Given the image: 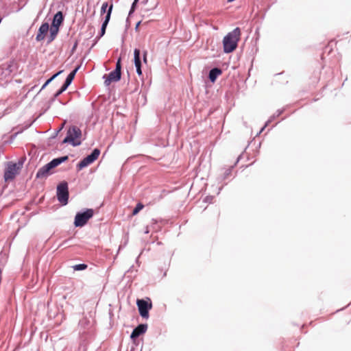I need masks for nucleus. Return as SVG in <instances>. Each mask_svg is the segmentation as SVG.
I'll list each match as a JSON object with an SVG mask.
<instances>
[{"instance_id": "f257e3e1", "label": "nucleus", "mask_w": 351, "mask_h": 351, "mask_svg": "<svg viewBox=\"0 0 351 351\" xmlns=\"http://www.w3.org/2000/svg\"><path fill=\"white\" fill-rule=\"evenodd\" d=\"M241 29L235 27L232 31L228 32L223 38V51L225 53L233 52L238 46L240 40Z\"/></svg>"}, {"instance_id": "f03ea898", "label": "nucleus", "mask_w": 351, "mask_h": 351, "mask_svg": "<svg viewBox=\"0 0 351 351\" xmlns=\"http://www.w3.org/2000/svg\"><path fill=\"white\" fill-rule=\"evenodd\" d=\"M69 160V156H62L60 157L55 158L51 161L40 167L36 172V178L41 179L46 178L53 174L52 170L60 165L62 163L66 162Z\"/></svg>"}, {"instance_id": "7ed1b4c3", "label": "nucleus", "mask_w": 351, "mask_h": 351, "mask_svg": "<svg viewBox=\"0 0 351 351\" xmlns=\"http://www.w3.org/2000/svg\"><path fill=\"white\" fill-rule=\"evenodd\" d=\"M64 21V15L62 11H58L53 16L50 26L49 34L47 36V43L53 41L60 32V27Z\"/></svg>"}, {"instance_id": "20e7f679", "label": "nucleus", "mask_w": 351, "mask_h": 351, "mask_svg": "<svg viewBox=\"0 0 351 351\" xmlns=\"http://www.w3.org/2000/svg\"><path fill=\"white\" fill-rule=\"evenodd\" d=\"M82 131L76 125L70 126L66 132V136L62 141V144L69 143L73 147H77L82 144Z\"/></svg>"}, {"instance_id": "39448f33", "label": "nucleus", "mask_w": 351, "mask_h": 351, "mask_svg": "<svg viewBox=\"0 0 351 351\" xmlns=\"http://www.w3.org/2000/svg\"><path fill=\"white\" fill-rule=\"evenodd\" d=\"M94 215L93 208H84L77 212L74 217L73 225L75 228L84 226Z\"/></svg>"}, {"instance_id": "423d86ee", "label": "nucleus", "mask_w": 351, "mask_h": 351, "mask_svg": "<svg viewBox=\"0 0 351 351\" xmlns=\"http://www.w3.org/2000/svg\"><path fill=\"white\" fill-rule=\"evenodd\" d=\"M136 306L139 315L144 319L149 317V311L152 308V302L148 297L145 298L137 299Z\"/></svg>"}, {"instance_id": "0eeeda50", "label": "nucleus", "mask_w": 351, "mask_h": 351, "mask_svg": "<svg viewBox=\"0 0 351 351\" xmlns=\"http://www.w3.org/2000/svg\"><path fill=\"white\" fill-rule=\"evenodd\" d=\"M56 197L62 206H66L69 203V185L66 181L60 182L56 187Z\"/></svg>"}, {"instance_id": "6e6552de", "label": "nucleus", "mask_w": 351, "mask_h": 351, "mask_svg": "<svg viewBox=\"0 0 351 351\" xmlns=\"http://www.w3.org/2000/svg\"><path fill=\"white\" fill-rule=\"evenodd\" d=\"M101 151L99 148H95L90 154L83 158L76 165L77 171H81L90 164L93 163L99 156Z\"/></svg>"}, {"instance_id": "1a4fd4ad", "label": "nucleus", "mask_w": 351, "mask_h": 351, "mask_svg": "<svg viewBox=\"0 0 351 351\" xmlns=\"http://www.w3.org/2000/svg\"><path fill=\"white\" fill-rule=\"evenodd\" d=\"M19 173V171L16 169L15 162L12 161L8 162L4 170V181L8 182L13 180Z\"/></svg>"}, {"instance_id": "9d476101", "label": "nucleus", "mask_w": 351, "mask_h": 351, "mask_svg": "<svg viewBox=\"0 0 351 351\" xmlns=\"http://www.w3.org/2000/svg\"><path fill=\"white\" fill-rule=\"evenodd\" d=\"M103 79L104 80V85L108 86L112 82H117L121 80V73L113 70L108 74L104 75Z\"/></svg>"}, {"instance_id": "9b49d317", "label": "nucleus", "mask_w": 351, "mask_h": 351, "mask_svg": "<svg viewBox=\"0 0 351 351\" xmlns=\"http://www.w3.org/2000/svg\"><path fill=\"white\" fill-rule=\"evenodd\" d=\"M50 26L49 23L43 22L38 29L36 35V40L37 42L42 41L45 39L48 32H49Z\"/></svg>"}, {"instance_id": "f8f14e48", "label": "nucleus", "mask_w": 351, "mask_h": 351, "mask_svg": "<svg viewBox=\"0 0 351 351\" xmlns=\"http://www.w3.org/2000/svg\"><path fill=\"white\" fill-rule=\"evenodd\" d=\"M148 326L147 324H139L136 326L130 335V339H137L147 332Z\"/></svg>"}, {"instance_id": "ddd939ff", "label": "nucleus", "mask_w": 351, "mask_h": 351, "mask_svg": "<svg viewBox=\"0 0 351 351\" xmlns=\"http://www.w3.org/2000/svg\"><path fill=\"white\" fill-rule=\"evenodd\" d=\"M222 74V69L219 67L212 68L208 73V78L212 83H215L219 75Z\"/></svg>"}, {"instance_id": "4468645a", "label": "nucleus", "mask_w": 351, "mask_h": 351, "mask_svg": "<svg viewBox=\"0 0 351 351\" xmlns=\"http://www.w3.org/2000/svg\"><path fill=\"white\" fill-rule=\"evenodd\" d=\"M80 66H76L73 70H72L69 73V75L66 76V79H65V82L69 83V84H71L72 82L73 81L75 77V75L77 73V72L78 71V70L80 69Z\"/></svg>"}, {"instance_id": "2eb2a0df", "label": "nucleus", "mask_w": 351, "mask_h": 351, "mask_svg": "<svg viewBox=\"0 0 351 351\" xmlns=\"http://www.w3.org/2000/svg\"><path fill=\"white\" fill-rule=\"evenodd\" d=\"M134 66L142 65L141 58V50L137 48H135L134 50Z\"/></svg>"}, {"instance_id": "dca6fc26", "label": "nucleus", "mask_w": 351, "mask_h": 351, "mask_svg": "<svg viewBox=\"0 0 351 351\" xmlns=\"http://www.w3.org/2000/svg\"><path fill=\"white\" fill-rule=\"evenodd\" d=\"M239 159H240V156L238 157V158L237 159L234 165H232V167H230V168L227 169L225 171V172H224L223 175L222 176V177L219 178V180H223L228 178L230 176V175L231 174L232 169L237 164V162H239Z\"/></svg>"}, {"instance_id": "f3484780", "label": "nucleus", "mask_w": 351, "mask_h": 351, "mask_svg": "<svg viewBox=\"0 0 351 351\" xmlns=\"http://www.w3.org/2000/svg\"><path fill=\"white\" fill-rule=\"evenodd\" d=\"M112 9H113V3H111L110 6L108 7L107 13L106 14L102 23H104L106 24L109 23V21H110V17H111V14H112Z\"/></svg>"}, {"instance_id": "a211bd4d", "label": "nucleus", "mask_w": 351, "mask_h": 351, "mask_svg": "<svg viewBox=\"0 0 351 351\" xmlns=\"http://www.w3.org/2000/svg\"><path fill=\"white\" fill-rule=\"evenodd\" d=\"M8 68L5 67L4 65H0V77L1 79L5 78L9 76V71H7Z\"/></svg>"}, {"instance_id": "6ab92c4d", "label": "nucleus", "mask_w": 351, "mask_h": 351, "mask_svg": "<svg viewBox=\"0 0 351 351\" xmlns=\"http://www.w3.org/2000/svg\"><path fill=\"white\" fill-rule=\"evenodd\" d=\"M143 208H144V205L141 202L137 203L136 206L133 208V210L132 211V215H137Z\"/></svg>"}, {"instance_id": "aec40b11", "label": "nucleus", "mask_w": 351, "mask_h": 351, "mask_svg": "<svg viewBox=\"0 0 351 351\" xmlns=\"http://www.w3.org/2000/svg\"><path fill=\"white\" fill-rule=\"evenodd\" d=\"M285 111V108L278 109L276 112L269 118V121H273L276 117L281 115Z\"/></svg>"}, {"instance_id": "412c9836", "label": "nucleus", "mask_w": 351, "mask_h": 351, "mask_svg": "<svg viewBox=\"0 0 351 351\" xmlns=\"http://www.w3.org/2000/svg\"><path fill=\"white\" fill-rule=\"evenodd\" d=\"M72 267L75 271H83L88 267V265L85 263H80L73 265Z\"/></svg>"}, {"instance_id": "4be33fe9", "label": "nucleus", "mask_w": 351, "mask_h": 351, "mask_svg": "<svg viewBox=\"0 0 351 351\" xmlns=\"http://www.w3.org/2000/svg\"><path fill=\"white\" fill-rule=\"evenodd\" d=\"M138 1H139V0H134V1L132 2L130 9L128 12V17H130L133 14L134 11L136 10V8L137 7V3H138Z\"/></svg>"}, {"instance_id": "5701e85b", "label": "nucleus", "mask_w": 351, "mask_h": 351, "mask_svg": "<svg viewBox=\"0 0 351 351\" xmlns=\"http://www.w3.org/2000/svg\"><path fill=\"white\" fill-rule=\"evenodd\" d=\"M108 25V24H106L104 23H101L100 31L98 34V38H101V37H103L105 35Z\"/></svg>"}, {"instance_id": "b1692460", "label": "nucleus", "mask_w": 351, "mask_h": 351, "mask_svg": "<svg viewBox=\"0 0 351 351\" xmlns=\"http://www.w3.org/2000/svg\"><path fill=\"white\" fill-rule=\"evenodd\" d=\"M89 324V320L86 317H83L79 321L78 325L82 328H85Z\"/></svg>"}, {"instance_id": "393cba45", "label": "nucleus", "mask_w": 351, "mask_h": 351, "mask_svg": "<svg viewBox=\"0 0 351 351\" xmlns=\"http://www.w3.org/2000/svg\"><path fill=\"white\" fill-rule=\"evenodd\" d=\"M122 64H121V58L119 57L116 62L115 68L114 71H117L118 73H121Z\"/></svg>"}, {"instance_id": "a878e982", "label": "nucleus", "mask_w": 351, "mask_h": 351, "mask_svg": "<svg viewBox=\"0 0 351 351\" xmlns=\"http://www.w3.org/2000/svg\"><path fill=\"white\" fill-rule=\"evenodd\" d=\"M25 160V157L21 158L17 162H15L16 167L19 171H20L22 169Z\"/></svg>"}, {"instance_id": "bb28decb", "label": "nucleus", "mask_w": 351, "mask_h": 351, "mask_svg": "<svg viewBox=\"0 0 351 351\" xmlns=\"http://www.w3.org/2000/svg\"><path fill=\"white\" fill-rule=\"evenodd\" d=\"M110 5H108V3L107 1L106 2H104L101 5V14H106L107 13V10L108 9V7Z\"/></svg>"}, {"instance_id": "cd10ccee", "label": "nucleus", "mask_w": 351, "mask_h": 351, "mask_svg": "<svg viewBox=\"0 0 351 351\" xmlns=\"http://www.w3.org/2000/svg\"><path fill=\"white\" fill-rule=\"evenodd\" d=\"M64 91L60 88L53 95V97L51 99V101H54L56 98H58Z\"/></svg>"}, {"instance_id": "c85d7f7f", "label": "nucleus", "mask_w": 351, "mask_h": 351, "mask_svg": "<svg viewBox=\"0 0 351 351\" xmlns=\"http://www.w3.org/2000/svg\"><path fill=\"white\" fill-rule=\"evenodd\" d=\"M132 339V343L130 344V346L132 347H134V348H140L139 346H140V340L138 339V338L137 339Z\"/></svg>"}, {"instance_id": "c756f323", "label": "nucleus", "mask_w": 351, "mask_h": 351, "mask_svg": "<svg viewBox=\"0 0 351 351\" xmlns=\"http://www.w3.org/2000/svg\"><path fill=\"white\" fill-rule=\"evenodd\" d=\"M3 65H4L5 67L8 68L7 71H9V75H10L12 72L13 63L12 62H10L5 64H3Z\"/></svg>"}, {"instance_id": "7c9ffc66", "label": "nucleus", "mask_w": 351, "mask_h": 351, "mask_svg": "<svg viewBox=\"0 0 351 351\" xmlns=\"http://www.w3.org/2000/svg\"><path fill=\"white\" fill-rule=\"evenodd\" d=\"M213 198V195H207L206 197H204V202L210 204L212 203Z\"/></svg>"}, {"instance_id": "2f4dec72", "label": "nucleus", "mask_w": 351, "mask_h": 351, "mask_svg": "<svg viewBox=\"0 0 351 351\" xmlns=\"http://www.w3.org/2000/svg\"><path fill=\"white\" fill-rule=\"evenodd\" d=\"M141 67H142V65H136V66H135L136 72L137 75L139 77H141L143 75Z\"/></svg>"}, {"instance_id": "473e14b6", "label": "nucleus", "mask_w": 351, "mask_h": 351, "mask_svg": "<svg viewBox=\"0 0 351 351\" xmlns=\"http://www.w3.org/2000/svg\"><path fill=\"white\" fill-rule=\"evenodd\" d=\"M70 85L71 84L64 81L62 85L61 86L60 88L64 92L66 90V89L69 88Z\"/></svg>"}, {"instance_id": "72a5a7b5", "label": "nucleus", "mask_w": 351, "mask_h": 351, "mask_svg": "<svg viewBox=\"0 0 351 351\" xmlns=\"http://www.w3.org/2000/svg\"><path fill=\"white\" fill-rule=\"evenodd\" d=\"M51 83V81L47 79L45 82L43 84V85L42 86L41 88L40 89L39 92L42 91L43 90H44L49 84Z\"/></svg>"}, {"instance_id": "f704fd0d", "label": "nucleus", "mask_w": 351, "mask_h": 351, "mask_svg": "<svg viewBox=\"0 0 351 351\" xmlns=\"http://www.w3.org/2000/svg\"><path fill=\"white\" fill-rule=\"evenodd\" d=\"M77 45H78V42L76 40V41L74 43L73 45V47H72V48H71V53H73L75 52V51L76 50V49H77Z\"/></svg>"}, {"instance_id": "c9c22d12", "label": "nucleus", "mask_w": 351, "mask_h": 351, "mask_svg": "<svg viewBox=\"0 0 351 351\" xmlns=\"http://www.w3.org/2000/svg\"><path fill=\"white\" fill-rule=\"evenodd\" d=\"M147 50H145L143 51V62L146 64L147 62Z\"/></svg>"}, {"instance_id": "e433bc0d", "label": "nucleus", "mask_w": 351, "mask_h": 351, "mask_svg": "<svg viewBox=\"0 0 351 351\" xmlns=\"http://www.w3.org/2000/svg\"><path fill=\"white\" fill-rule=\"evenodd\" d=\"M100 38H98V35L95 38L94 40H93V43L92 44L90 48L89 49V50H90L92 48L94 47V46L97 43L98 40H99Z\"/></svg>"}, {"instance_id": "4c0bfd02", "label": "nucleus", "mask_w": 351, "mask_h": 351, "mask_svg": "<svg viewBox=\"0 0 351 351\" xmlns=\"http://www.w3.org/2000/svg\"><path fill=\"white\" fill-rule=\"evenodd\" d=\"M129 18L130 17L128 16L126 21H125V30H127L130 26V22Z\"/></svg>"}, {"instance_id": "58836bf2", "label": "nucleus", "mask_w": 351, "mask_h": 351, "mask_svg": "<svg viewBox=\"0 0 351 351\" xmlns=\"http://www.w3.org/2000/svg\"><path fill=\"white\" fill-rule=\"evenodd\" d=\"M130 351H141V347L134 348L130 346Z\"/></svg>"}, {"instance_id": "ea45409f", "label": "nucleus", "mask_w": 351, "mask_h": 351, "mask_svg": "<svg viewBox=\"0 0 351 351\" xmlns=\"http://www.w3.org/2000/svg\"><path fill=\"white\" fill-rule=\"evenodd\" d=\"M58 76H59L57 73H54L53 75H52L49 78V80L51 81V82L54 80Z\"/></svg>"}, {"instance_id": "a19ab883", "label": "nucleus", "mask_w": 351, "mask_h": 351, "mask_svg": "<svg viewBox=\"0 0 351 351\" xmlns=\"http://www.w3.org/2000/svg\"><path fill=\"white\" fill-rule=\"evenodd\" d=\"M58 76H59L57 73H54L53 75H52L49 78V80L51 81V82L54 80Z\"/></svg>"}, {"instance_id": "79ce46f5", "label": "nucleus", "mask_w": 351, "mask_h": 351, "mask_svg": "<svg viewBox=\"0 0 351 351\" xmlns=\"http://www.w3.org/2000/svg\"><path fill=\"white\" fill-rule=\"evenodd\" d=\"M58 134V131H54V132L52 134V135L50 136V139H54L56 138V136Z\"/></svg>"}, {"instance_id": "37998d69", "label": "nucleus", "mask_w": 351, "mask_h": 351, "mask_svg": "<svg viewBox=\"0 0 351 351\" xmlns=\"http://www.w3.org/2000/svg\"><path fill=\"white\" fill-rule=\"evenodd\" d=\"M141 23V21H139L136 23V25H135V31L136 32H138V28H139V26Z\"/></svg>"}, {"instance_id": "c03bdc74", "label": "nucleus", "mask_w": 351, "mask_h": 351, "mask_svg": "<svg viewBox=\"0 0 351 351\" xmlns=\"http://www.w3.org/2000/svg\"><path fill=\"white\" fill-rule=\"evenodd\" d=\"M16 135H17V133H16V134H14L12 135L10 142H12V141H13V140L15 138V137L16 136Z\"/></svg>"}, {"instance_id": "a18cd8bd", "label": "nucleus", "mask_w": 351, "mask_h": 351, "mask_svg": "<svg viewBox=\"0 0 351 351\" xmlns=\"http://www.w3.org/2000/svg\"><path fill=\"white\" fill-rule=\"evenodd\" d=\"M265 127L263 125V126L261 128V130L259 131V132L257 134V135H258L259 134H261V132L265 130Z\"/></svg>"}, {"instance_id": "49530a36", "label": "nucleus", "mask_w": 351, "mask_h": 351, "mask_svg": "<svg viewBox=\"0 0 351 351\" xmlns=\"http://www.w3.org/2000/svg\"><path fill=\"white\" fill-rule=\"evenodd\" d=\"M64 127V125H62L58 130H56V131H58V133L62 130Z\"/></svg>"}, {"instance_id": "de8ad7c7", "label": "nucleus", "mask_w": 351, "mask_h": 351, "mask_svg": "<svg viewBox=\"0 0 351 351\" xmlns=\"http://www.w3.org/2000/svg\"><path fill=\"white\" fill-rule=\"evenodd\" d=\"M271 121H269V119H268V120L265 122V123L264 126L266 128V127L269 125V123H271Z\"/></svg>"}, {"instance_id": "09e8293b", "label": "nucleus", "mask_w": 351, "mask_h": 351, "mask_svg": "<svg viewBox=\"0 0 351 351\" xmlns=\"http://www.w3.org/2000/svg\"><path fill=\"white\" fill-rule=\"evenodd\" d=\"M63 71H64V70H60V71H58V72H56V73H57V74H58V75H60L61 73H63Z\"/></svg>"}, {"instance_id": "8fccbe9b", "label": "nucleus", "mask_w": 351, "mask_h": 351, "mask_svg": "<svg viewBox=\"0 0 351 351\" xmlns=\"http://www.w3.org/2000/svg\"><path fill=\"white\" fill-rule=\"evenodd\" d=\"M149 229H148V227H146V229H145V230L144 233H145V234H148V233H149Z\"/></svg>"}, {"instance_id": "3c124183", "label": "nucleus", "mask_w": 351, "mask_h": 351, "mask_svg": "<svg viewBox=\"0 0 351 351\" xmlns=\"http://www.w3.org/2000/svg\"><path fill=\"white\" fill-rule=\"evenodd\" d=\"M66 242H67V240L64 241H63V243L59 245V247H61V246H62V245H63L64 244H65Z\"/></svg>"}, {"instance_id": "603ef678", "label": "nucleus", "mask_w": 351, "mask_h": 351, "mask_svg": "<svg viewBox=\"0 0 351 351\" xmlns=\"http://www.w3.org/2000/svg\"><path fill=\"white\" fill-rule=\"evenodd\" d=\"M222 190V186L221 187H219V189H218V192H217V194H219L220 191Z\"/></svg>"}, {"instance_id": "864d4df0", "label": "nucleus", "mask_w": 351, "mask_h": 351, "mask_svg": "<svg viewBox=\"0 0 351 351\" xmlns=\"http://www.w3.org/2000/svg\"><path fill=\"white\" fill-rule=\"evenodd\" d=\"M235 1V0H227V1H228V2H229V3L233 2V1Z\"/></svg>"}, {"instance_id": "5fc2aeb1", "label": "nucleus", "mask_w": 351, "mask_h": 351, "mask_svg": "<svg viewBox=\"0 0 351 351\" xmlns=\"http://www.w3.org/2000/svg\"><path fill=\"white\" fill-rule=\"evenodd\" d=\"M59 101H60V104H62V105H65V104H66V103H64V102L61 101L60 100H59Z\"/></svg>"}]
</instances>
